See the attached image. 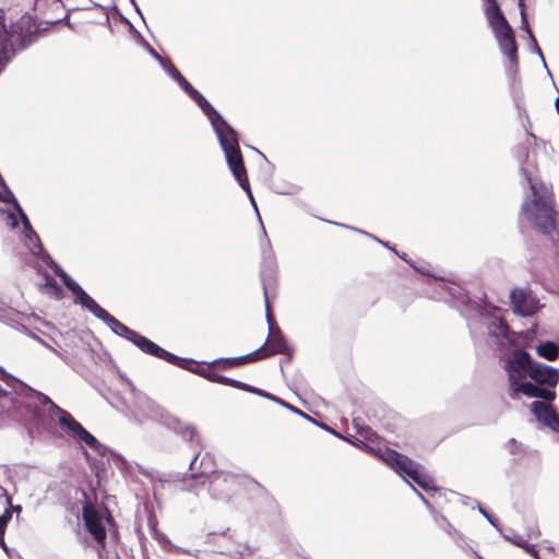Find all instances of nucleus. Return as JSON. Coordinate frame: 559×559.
<instances>
[{
	"mask_svg": "<svg viewBox=\"0 0 559 559\" xmlns=\"http://www.w3.org/2000/svg\"><path fill=\"white\" fill-rule=\"evenodd\" d=\"M487 16L501 49L510 57L511 60H514L516 48L513 32L496 3L487 10Z\"/></svg>",
	"mask_w": 559,
	"mask_h": 559,
	"instance_id": "39448f33",
	"label": "nucleus"
},
{
	"mask_svg": "<svg viewBox=\"0 0 559 559\" xmlns=\"http://www.w3.org/2000/svg\"><path fill=\"white\" fill-rule=\"evenodd\" d=\"M531 408L537 420L559 431V415L556 414L549 405L543 402H534L531 404Z\"/></svg>",
	"mask_w": 559,
	"mask_h": 559,
	"instance_id": "f8f14e48",
	"label": "nucleus"
},
{
	"mask_svg": "<svg viewBox=\"0 0 559 559\" xmlns=\"http://www.w3.org/2000/svg\"><path fill=\"white\" fill-rule=\"evenodd\" d=\"M530 378L536 383L555 386L559 380V371L552 367L533 361Z\"/></svg>",
	"mask_w": 559,
	"mask_h": 559,
	"instance_id": "9b49d317",
	"label": "nucleus"
},
{
	"mask_svg": "<svg viewBox=\"0 0 559 559\" xmlns=\"http://www.w3.org/2000/svg\"><path fill=\"white\" fill-rule=\"evenodd\" d=\"M7 40V32H3L2 35H0V43H4Z\"/></svg>",
	"mask_w": 559,
	"mask_h": 559,
	"instance_id": "6ab92c4d",
	"label": "nucleus"
},
{
	"mask_svg": "<svg viewBox=\"0 0 559 559\" xmlns=\"http://www.w3.org/2000/svg\"><path fill=\"white\" fill-rule=\"evenodd\" d=\"M503 368L508 374L510 390L518 394L521 393L527 397H542L544 400H554L555 392L547 391L536 384L526 381L531 376L533 360L523 349H514L502 359Z\"/></svg>",
	"mask_w": 559,
	"mask_h": 559,
	"instance_id": "f03ea898",
	"label": "nucleus"
},
{
	"mask_svg": "<svg viewBox=\"0 0 559 559\" xmlns=\"http://www.w3.org/2000/svg\"><path fill=\"white\" fill-rule=\"evenodd\" d=\"M8 192L4 190H0V200L5 201L8 199Z\"/></svg>",
	"mask_w": 559,
	"mask_h": 559,
	"instance_id": "f3484780",
	"label": "nucleus"
},
{
	"mask_svg": "<svg viewBox=\"0 0 559 559\" xmlns=\"http://www.w3.org/2000/svg\"><path fill=\"white\" fill-rule=\"evenodd\" d=\"M556 108H557V111H558V114H559V97H558V98H557V100H556Z\"/></svg>",
	"mask_w": 559,
	"mask_h": 559,
	"instance_id": "aec40b11",
	"label": "nucleus"
},
{
	"mask_svg": "<svg viewBox=\"0 0 559 559\" xmlns=\"http://www.w3.org/2000/svg\"><path fill=\"white\" fill-rule=\"evenodd\" d=\"M536 353L547 360H554L558 357L559 349L555 343L545 342L536 347Z\"/></svg>",
	"mask_w": 559,
	"mask_h": 559,
	"instance_id": "4468645a",
	"label": "nucleus"
},
{
	"mask_svg": "<svg viewBox=\"0 0 559 559\" xmlns=\"http://www.w3.org/2000/svg\"><path fill=\"white\" fill-rule=\"evenodd\" d=\"M83 519L88 532L98 542L106 537V523L109 522V515L106 510L98 511L92 504H86L83 510Z\"/></svg>",
	"mask_w": 559,
	"mask_h": 559,
	"instance_id": "0eeeda50",
	"label": "nucleus"
},
{
	"mask_svg": "<svg viewBox=\"0 0 559 559\" xmlns=\"http://www.w3.org/2000/svg\"><path fill=\"white\" fill-rule=\"evenodd\" d=\"M9 518H10V514L8 512H7V515L0 516V539L2 538L4 527H5V524L9 520Z\"/></svg>",
	"mask_w": 559,
	"mask_h": 559,
	"instance_id": "dca6fc26",
	"label": "nucleus"
},
{
	"mask_svg": "<svg viewBox=\"0 0 559 559\" xmlns=\"http://www.w3.org/2000/svg\"><path fill=\"white\" fill-rule=\"evenodd\" d=\"M521 15H522V20H523L525 28H528V24H527V21H526V16H525L524 10L521 11Z\"/></svg>",
	"mask_w": 559,
	"mask_h": 559,
	"instance_id": "a211bd4d",
	"label": "nucleus"
},
{
	"mask_svg": "<svg viewBox=\"0 0 559 559\" xmlns=\"http://www.w3.org/2000/svg\"><path fill=\"white\" fill-rule=\"evenodd\" d=\"M533 199L524 204V215L540 229L548 231L554 228V210L551 193L548 187L531 181Z\"/></svg>",
	"mask_w": 559,
	"mask_h": 559,
	"instance_id": "20e7f679",
	"label": "nucleus"
},
{
	"mask_svg": "<svg viewBox=\"0 0 559 559\" xmlns=\"http://www.w3.org/2000/svg\"><path fill=\"white\" fill-rule=\"evenodd\" d=\"M64 284L75 294L78 300L88 308L93 313L103 319H108L112 324V329L117 334L124 335L131 340L143 352L150 353L157 357H164L170 359L171 355L165 352L163 348L148 341L147 338L138 335L133 331H130L127 326L120 324L114 318L109 317L107 312L102 309L74 281H72L66 273H60Z\"/></svg>",
	"mask_w": 559,
	"mask_h": 559,
	"instance_id": "7ed1b4c3",
	"label": "nucleus"
},
{
	"mask_svg": "<svg viewBox=\"0 0 559 559\" xmlns=\"http://www.w3.org/2000/svg\"><path fill=\"white\" fill-rule=\"evenodd\" d=\"M59 423L74 437L84 441L87 445L98 449L99 443L95 437L85 430L74 418L71 417V415L61 411L59 415Z\"/></svg>",
	"mask_w": 559,
	"mask_h": 559,
	"instance_id": "1a4fd4ad",
	"label": "nucleus"
},
{
	"mask_svg": "<svg viewBox=\"0 0 559 559\" xmlns=\"http://www.w3.org/2000/svg\"><path fill=\"white\" fill-rule=\"evenodd\" d=\"M285 350V344L282 342L281 338H277L275 336H272L269 341V349L261 348L246 357H242L241 359L245 361H254L258 359H261L263 357H266L269 355L283 353Z\"/></svg>",
	"mask_w": 559,
	"mask_h": 559,
	"instance_id": "ddd939ff",
	"label": "nucleus"
},
{
	"mask_svg": "<svg viewBox=\"0 0 559 559\" xmlns=\"http://www.w3.org/2000/svg\"><path fill=\"white\" fill-rule=\"evenodd\" d=\"M0 392H2V390L0 389Z\"/></svg>",
	"mask_w": 559,
	"mask_h": 559,
	"instance_id": "412c9836",
	"label": "nucleus"
},
{
	"mask_svg": "<svg viewBox=\"0 0 559 559\" xmlns=\"http://www.w3.org/2000/svg\"><path fill=\"white\" fill-rule=\"evenodd\" d=\"M19 219H21V233L24 235L25 245L33 253H37L40 249L39 240L37 236L34 234V231L31 229L29 223L26 216L21 212V210H19L17 215L14 213H9L7 215V225L13 229L17 228Z\"/></svg>",
	"mask_w": 559,
	"mask_h": 559,
	"instance_id": "6e6552de",
	"label": "nucleus"
},
{
	"mask_svg": "<svg viewBox=\"0 0 559 559\" xmlns=\"http://www.w3.org/2000/svg\"><path fill=\"white\" fill-rule=\"evenodd\" d=\"M511 301L513 310L522 316H532L539 308L537 299L522 289H515L512 292Z\"/></svg>",
	"mask_w": 559,
	"mask_h": 559,
	"instance_id": "9d476101",
	"label": "nucleus"
},
{
	"mask_svg": "<svg viewBox=\"0 0 559 559\" xmlns=\"http://www.w3.org/2000/svg\"><path fill=\"white\" fill-rule=\"evenodd\" d=\"M381 457L395 471L406 473L424 489L428 490L432 488L431 480L426 475H424V473L420 471L417 464H415L407 457L402 456L401 454L392 450H385L382 453Z\"/></svg>",
	"mask_w": 559,
	"mask_h": 559,
	"instance_id": "423d86ee",
	"label": "nucleus"
},
{
	"mask_svg": "<svg viewBox=\"0 0 559 559\" xmlns=\"http://www.w3.org/2000/svg\"><path fill=\"white\" fill-rule=\"evenodd\" d=\"M169 74L180 84V86L200 105L202 110L209 117L226 154V159L230 170L239 185L247 191L253 206L257 209L253 195L250 191L246 169L239 151V144L235 130L227 124L221 115L211 106V104L179 73L173 64L163 63Z\"/></svg>",
	"mask_w": 559,
	"mask_h": 559,
	"instance_id": "f257e3e1",
	"label": "nucleus"
},
{
	"mask_svg": "<svg viewBox=\"0 0 559 559\" xmlns=\"http://www.w3.org/2000/svg\"><path fill=\"white\" fill-rule=\"evenodd\" d=\"M496 328H497V330H498V331H496V330H491V332H492L495 335H497V336H498V335H501V336L506 337L507 342H512V341L510 340V337L508 336V329H507V326H506L501 321H499V322L496 324Z\"/></svg>",
	"mask_w": 559,
	"mask_h": 559,
	"instance_id": "2eb2a0df",
	"label": "nucleus"
}]
</instances>
